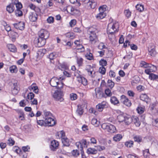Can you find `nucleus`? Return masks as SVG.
<instances>
[{
	"label": "nucleus",
	"mask_w": 158,
	"mask_h": 158,
	"mask_svg": "<svg viewBox=\"0 0 158 158\" xmlns=\"http://www.w3.org/2000/svg\"><path fill=\"white\" fill-rule=\"evenodd\" d=\"M38 35L39 37L35 38L34 41L35 44H37L38 47H40L45 44L46 40L48 37L49 34L46 30H40L39 31Z\"/></svg>",
	"instance_id": "nucleus-1"
},
{
	"label": "nucleus",
	"mask_w": 158,
	"mask_h": 158,
	"mask_svg": "<svg viewBox=\"0 0 158 158\" xmlns=\"http://www.w3.org/2000/svg\"><path fill=\"white\" fill-rule=\"evenodd\" d=\"M64 79L63 77H60L58 78L56 77H52L50 81V84L52 87H56L58 89H60L63 87V83L60 81Z\"/></svg>",
	"instance_id": "nucleus-2"
},
{
	"label": "nucleus",
	"mask_w": 158,
	"mask_h": 158,
	"mask_svg": "<svg viewBox=\"0 0 158 158\" xmlns=\"http://www.w3.org/2000/svg\"><path fill=\"white\" fill-rule=\"evenodd\" d=\"M56 137L57 138H61L62 142L63 145L65 146H69L70 145L69 140L65 136V132L62 131L57 133Z\"/></svg>",
	"instance_id": "nucleus-3"
},
{
	"label": "nucleus",
	"mask_w": 158,
	"mask_h": 158,
	"mask_svg": "<svg viewBox=\"0 0 158 158\" xmlns=\"http://www.w3.org/2000/svg\"><path fill=\"white\" fill-rule=\"evenodd\" d=\"M53 98L56 101L62 102L64 100L63 92L60 90L56 91L52 94Z\"/></svg>",
	"instance_id": "nucleus-4"
},
{
	"label": "nucleus",
	"mask_w": 158,
	"mask_h": 158,
	"mask_svg": "<svg viewBox=\"0 0 158 158\" xmlns=\"http://www.w3.org/2000/svg\"><path fill=\"white\" fill-rule=\"evenodd\" d=\"M85 70L87 72L89 76L91 77H95L96 72L94 71L93 66L90 65H87L85 67Z\"/></svg>",
	"instance_id": "nucleus-5"
},
{
	"label": "nucleus",
	"mask_w": 158,
	"mask_h": 158,
	"mask_svg": "<svg viewBox=\"0 0 158 158\" xmlns=\"http://www.w3.org/2000/svg\"><path fill=\"white\" fill-rule=\"evenodd\" d=\"M148 54L154 57L156 54L155 47L153 44L151 43L150 44L148 48Z\"/></svg>",
	"instance_id": "nucleus-6"
},
{
	"label": "nucleus",
	"mask_w": 158,
	"mask_h": 158,
	"mask_svg": "<svg viewBox=\"0 0 158 158\" xmlns=\"http://www.w3.org/2000/svg\"><path fill=\"white\" fill-rule=\"evenodd\" d=\"M108 106V103L106 102L103 101L101 103L98 104L96 106V108L98 111L102 112L103 109Z\"/></svg>",
	"instance_id": "nucleus-7"
},
{
	"label": "nucleus",
	"mask_w": 158,
	"mask_h": 158,
	"mask_svg": "<svg viewBox=\"0 0 158 158\" xmlns=\"http://www.w3.org/2000/svg\"><path fill=\"white\" fill-rule=\"evenodd\" d=\"M119 29V24L118 22H114L109 23L107 26V30H118Z\"/></svg>",
	"instance_id": "nucleus-8"
},
{
	"label": "nucleus",
	"mask_w": 158,
	"mask_h": 158,
	"mask_svg": "<svg viewBox=\"0 0 158 158\" xmlns=\"http://www.w3.org/2000/svg\"><path fill=\"white\" fill-rule=\"evenodd\" d=\"M6 31L9 36L11 38L12 41L15 42L16 38L18 37V34L17 32H15L14 30Z\"/></svg>",
	"instance_id": "nucleus-9"
},
{
	"label": "nucleus",
	"mask_w": 158,
	"mask_h": 158,
	"mask_svg": "<svg viewBox=\"0 0 158 158\" xmlns=\"http://www.w3.org/2000/svg\"><path fill=\"white\" fill-rule=\"evenodd\" d=\"M88 33L89 34V40L92 44H94L96 42V39L97 36L95 33L94 31H88Z\"/></svg>",
	"instance_id": "nucleus-10"
},
{
	"label": "nucleus",
	"mask_w": 158,
	"mask_h": 158,
	"mask_svg": "<svg viewBox=\"0 0 158 158\" xmlns=\"http://www.w3.org/2000/svg\"><path fill=\"white\" fill-rule=\"evenodd\" d=\"M120 101L127 106H131V101L124 95H122L121 96Z\"/></svg>",
	"instance_id": "nucleus-11"
},
{
	"label": "nucleus",
	"mask_w": 158,
	"mask_h": 158,
	"mask_svg": "<svg viewBox=\"0 0 158 158\" xmlns=\"http://www.w3.org/2000/svg\"><path fill=\"white\" fill-rule=\"evenodd\" d=\"M49 117L48 118H46L44 120V122L46 124L49 126H52L56 124V121L52 118Z\"/></svg>",
	"instance_id": "nucleus-12"
},
{
	"label": "nucleus",
	"mask_w": 158,
	"mask_h": 158,
	"mask_svg": "<svg viewBox=\"0 0 158 158\" xmlns=\"http://www.w3.org/2000/svg\"><path fill=\"white\" fill-rule=\"evenodd\" d=\"M19 90V87L17 83H14L12 87L11 92L14 95H15L18 94Z\"/></svg>",
	"instance_id": "nucleus-13"
},
{
	"label": "nucleus",
	"mask_w": 158,
	"mask_h": 158,
	"mask_svg": "<svg viewBox=\"0 0 158 158\" xmlns=\"http://www.w3.org/2000/svg\"><path fill=\"white\" fill-rule=\"evenodd\" d=\"M83 2V4H86L87 6H90L91 8H94L96 5V2L93 0H85Z\"/></svg>",
	"instance_id": "nucleus-14"
},
{
	"label": "nucleus",
	"mask_w": 158,
	"mask_h": 158,
	"mask_svg": "<svg viewBox=\"0 0 158 158\" xmlns=\"http://www.w3.org/2000/svg\"><path fill=\"white\" fill-rule=\"evenodd\" d=\"M12 150L13 151L16 152L17 154H19L20 156H23V158H26V155H23V152L21 149L18 146H15L13 147Z\"/></svg>",
	"instance_id": "nucleus-15"
},
{
	"label": "nucleus",
	"mask_w": 158,
	"mask_h": 158,
	"mask_svg": "<svg viewBox=\"0 0 158 158\" xmlns=\"http://www.w3.org/2000/svg\"><path fill=\"white\" fill-rule=\"evenodd\" d=\"M58 145V142L56 140H53L51 142L50 148L52 150L55 151V149L57 148Z\"/></svg>",
	"instance_id": "nucleus-16"
},
{
	"label": "nucleus",
	"mask_w": 158,
	"mask_h": 158,
	"mask_svg": "<svg viewBox=\"0 0 158 158\" xmlns=\"http://www.w3.org/2000/svg\"><path fill=\"white\" fill-rule=\"evenodd\" d=\"M24 23L23 22H20L18 23L14 24V26L16 29L20 30L24 29Z\"/></svg>",
	"instance_id": "nucleus-17"
},
{
	"label": "nucleus",
	"mask_w": 158,
	"mask_h": 158,
	"mask_svg": "<svg viewBox=\"0 0 158 158\" xmlns=\"http://www.w3.org/2000/svg\"><path fill=\"white\" fill-rule=\"evenodd\" d=\"M29 18L30 21L35 22L37 19V15L35 13H31L29 16Z\"/></svg>",
	"instance_id": "nucleus-18"
},
{
	"label": "nucleus",
	"mask_w": 158,
	"mask_h": 158,
	"mask_svg": "<svg viewBox=\"0 0 158 158\" xmlns=\"http://www.w3.org/2000/svg\"><path fill=\"white\" fill-rule=\"evenodd\" d=\"M124 122L127 125H129L131 123L133 117H131L129 115L125 116Z\"/></svg>",
	"instance_id": "nucleus-19"
},
{
	"label": "nucleus",
	"mask_w": 158,
	"mask_h": 158,
	"mask_svg": "<svg viewBox=\"0 0 158 158\" xmlns=\"http://www.w3.org/2000/svg\"><path fill=\"white\" fill-rule=\"evenodd\" d=\"M6 10L9 13H11L13 12L15 9V7L13 3H11L6 7Z\"/></svg>",
	"instance_id": "nucleus-20"
},
{
	"label": "nucleus",
	"mask_w": 158,
	"mask_h": 158,
	"mask_svg": "<svg viewBox=\"0 0 158 158\" xmlns=\"http://www.w3.org/2000/svg\"><path fill=\"white\" fill-rule=\"evenodd\" d=\"M96 92V96L97 98H101L104 96L103 93L99 89H95Z\"/></svg>",
	"instance_id": "nucleus-21"
},
{
	"label": "nucleus",
	"mask_w": 158,
	"mask_h": 158,
	"mask_svg": "<svg viewBox=\"0 0 158 158\" xmlns=\"http://www.w3.org/2000/svg\"><path fill=\"white\" fill-rule=\"evenodd\" d=\"M109 127L107 130V131L110 133H113L115 132L116 129L114 126L109 124Z\"/></svg>",
	"instance_id": "nucleus-22"
},
{
	"label": "nucleus",
	"mask_w": 158,
	"mask_h": 158,
	"mask_svg": "<svg viewBox=\"0 0 158 158\" xmlns=\"http://www.w3.org/2000/svg\"><path fill=\"white\" fill-rule=\"evenodd\" d=\"M110 101L112 104L114 105L118 104L119 102L117 98L116 97L114 96L111 97Z\"/></svg>",
	"instance_id": "nucleus-23"
},
{
	"label": "nucleus",
	"mask_w": 158,
	"mask_h": 158,
	"mask_svg": "<svg viewBox=\"0 0 158 158\" xmlns=\"http://www.w3.org/2000/svg\"><path fill=\"white\" fill-rule=\"evenodd\" d=\"M87 153L88 154H95L97 153V150L93 148H89L87 149Z\"/></svg>",
	"instance_id": "nucleus-24"
},
{
	"label": "nucleus",
	"mask_w": 158,
	"mask_h": 158,
	"mask_svg": "<svg viewBox=\"0 0 158 158\" xmlns=\"http://www.w3.org/2000/svg\"><path fill=\"white\" fill-rule=\"evenodd\" d=\"M9 50L11 52H15L17 51L16 47L13 44H8L7 45Z\"/></svg>",
	"instance_id": "nucleus-25"
},
{
	"label": "nucleus",
	"mask_w": 158,
	"mask_h": 158,
	"mask_svg": "<svg viewBox=\"0 0 158 158\" xmlns=\"http://www.w3.org/2000/svg\"><path fill=\"white\" fill-rule=\"evenodd\" d=\"M132 122L134 123L137 127H139L140 125V123L139 121V118L136 116L133 117Z\"/></svg>",
	"instance_id": "nucleus-26"
},
{
	"label": "nucleus",
	"mask_w": 158,
	"mask_h": 158,
	"mask_svg": "<svg viewBox=\"0 0 158 158\" xmlns=\"http://www.w3.org/2000/svg\"><path fill=\"white\" fill-rule=\"evenodd\" d=\"M140 98L141 100L144 101L146 103H148L149 101V98L145 94H141L140 96Z\"/></svg>",
	"instance_id": "nucleus-27"
},
{
	"label": "nucleus",
	"mask_w": 158,
	"mask_h": 158,
	"mask_svg": "<svg viewBox=\"0 0 158 158\" xmlns=\"http://www.w3.org/2000/svg\"><path fill=\"white\" fill-rule=\"evenodd\" d=\"M66 10L68 12L71 13V14H73L75 13L76 10L71 6H69L67 7Z\"/></svg>",
	"instance_id": "nucleus-28"
},
{
	"label": "nucleus",
	"mask_w": 158,
	"mask_h": 158,
	"mask_svg": "<svg viewBox=\"0 0 158 158\" xmlns=\"http://www.w3.org/2000/svg\"><path fill=\"white\" fill-rule=\"evenodd\" d=\"M52 117V114L50 112L46 110L44 111V120Z\"/></svg>",
	"instance_id": "nucleus-29"
},
{
	"label": "nucleus",
	"mask_w": 158,
	"mask_h": 158,
	"mask_svg": "<svg viewBox=\"0 0 158 158\" xmlns=\"http://www.w3.org/2000/svg\"><path fill=\"white\" fill-rule=\"evenodd\" d=\"M106 15V13L99 12L96 16L97 19L100 20L104 18Z\"/></svg>",
	"instance_id": "nucleus-30"
},
{
	"label": "nucleus",
	"mask_w": 158,
	"mask_h": 158,
	"mask_svg": "<svg viewBox=\"0 0 158 158\" xmlns=\"http://www.w3.org/2000/svg\"><path fill=\"white\" fill-rule=\"evenodd\" d=\"M145 68H148L151 72H154L157 69L156 67L155 66L150 64H148L147 66H145Z\"/></svg>",
	"instance_id": "nucleus-31"
},
{
	"label": "nucleus",
	"mask_w": 158,
	"mask_h": 158,
	"mask_svg": "<svg viewBox=\"0 0 158 158\" xmlns=\"http://www.w3.org/2000/svg\"><path fill=\"white\" fill-rule=\"evenodd\" d=\"M122 138V135L120 134L114 135L113 137V140L115 141H119Z\"/></svg>",
	"instance_id": "nucleus-32"
},
{
	"label": "nucleus",
	"mask_w": 158,
	"mask_h": 158,
	"mask_svg": "<svg viewBox=\"0 0 158 158\" xmlns=\"http://www.w3.org/2000/svg\"><path fill=\"white\" fill-rule=\"evenodd\" d=\"M83 59L81 57H78L77 59V64L79 67L82 66L83 65Z\"/></svg>",
	"instance_id": "nucleus-33"
},
{
	"label": "nucleus",
	"mask_w": 158,
	"mask_h": 158,
	"mask_svg": "<svg viewBox=\"0 0 158 158\" xmlns=\"http://www.w3.org/2000/svg\"><path fill=\"white\" fill-rule=\"evenodd\" d=\"M76 112L79 115H81L82 114L83 111L82 107H81V106L80 105H78L77 109V110Z\"/></svg>",
	"instance_id": "nucleus-34"
},
{
	"label": "nucleus",
	"mask_w": 158,
	"mask_h": 158,
	"mask_svg": "<svg viewBox=\"0 0 158 158\" xmlns=\"http://www.w3.org/2000/svg\"><path fill=\"white\" fill-rule=\"evenodd\" d=\"M29 89L30 90H33L34 92L36 93H37L38 92V89L37 86L35 85L34 84L29 87Z\"/></svg>",
	"instance_id": "nucleus-35"
},
{
	"label": "nucleus",
	"mask_w": 158,
	"mask_h": 158,
	"mask_svg": "<svg viewBox=\"0 0 158 158\" xmlns=\"http://www.w3.org/2000/svg\"><path fill=\"white\" fill-rule=\"evenodd\" d=\"M135 7L137 10L140 12H142L144 9L143 6L141 4H137Z\"/></svg>",
	"instance_id": "nucleus-36"
},
{
	"label": "nucleus",
	"mask_w": 158,
	"mask_h": 158,
	"mask_svg": "<svg viewBox=\"0 0 158 158\" xmlns=\"http://www.w3.org/2000/svg\"><path fill=\"white\" fill-rule=\"evenodd\" d=\"M91 123L93 125L96 127L98 126L100 123L99 121H98L95 118H93L91 120Z\"/></svg>",
	"instance_id": "nucleus-37"
},
{
	"label": "nucleus",
	"mask_w": 158,
	"mask_h": 158,
	"mask_svg": "<svg viewBox=\"0 0 158 158\" xmlns=\"http://www.w3.org/2000/svg\"><path fill=\"white\" fill-rule=\"evenodd\" d=\"M107 6L106 5H103L100 6L98 8L99 12L101 13H105V11L106 10Z\"/></svg>",
	"instance_id": "nucleus-38"
},
{
	"label": "nucleus",
	"mask_w": 158,
	"mask_h": 158,
	"mask_svg": "<svg viewBox=\"0 0 158 158\" xmlns=\"http://www.w3.org/2000/svg\"><path fill=\"white\" fill-rule=\"evenodd\" d=\"M78 81L79 82H81L83 85H86L87 84V80L84 77H81L79 79H78Z\"/></svg>",
	"instance_id": "nucleus-39"
},
{
	"label": "nucleus",
	"mask_w": 158,
	"mask_h": 158,
	"mask_svg": "<svg viewBox=\"0 0 158 158\" xmlns=\"http://www.w3.org/2000/svg\"><path fill=\"white\" fill-rule=\"evenodd\" d=\"M10 71L11 73H16L18 71L17 68L15 65H13L10 67Z\"/></svg>",
	"instance_id": "nucleus-40"
},
{
	"label": "nucleus",
	"mask_w": 158,
	"mask_h": 158,
	"mask_svg": "<svg viewBox=\"0 0 158 158\" xmlns=\"http://www.w3.org/2000/svg\"><path fill=\"white\" fill-rule=\"evenodd\" d=\"M76 49L77 50L81 52H84L85 50V49L83 46L82 45L80 44H79V45L77 46L76 47Z\"/></svg>",
	"instance_id": "nucleus-41"
},
{
	"label": "nucleus",
	"mask_w": 158,
	"mask_h": 158,
	"mask_svg": "<svg viewBox=\"0 0 158 158\" xmlns=\"http://www.w3.org/2000/svg\"><path fill=\"white\" fill-rule=\"evenodd\" d=\"M149 78L151 80H156L158 79V76L153 73H150L149 76Z\"/></svg>",
	"instance_id": "nucleus-42"
},
{
	"label": "nucleus",
	"mask_w": 158,
	"mask_h": 158,
	"mask_svg": "<svg viewBox=\"0 0 158 158\" xmlns=\"http://www.w3.org/2000/svg\"><path fill=\"white\" fill-rule=\"evenodd\" d=\"M15 15L17 16L20 17L23 15V13L21 9H16L15 11Z\"/></svg>",
	"instance_id": "nucleus-43"
},
{
	"label": "nucleus",
	"mask_w": 158,
	"mask_h": 158,
	"mask_svg": "<svg viewBox=\"0 0 158 158\" xmlns=\"http://www.w3.org/2000/svg\"><path fill=\"white\" fill-rule=\"evenodd\" d=\"M15 143L14 140L11 137L9 138L7 140V143L10 146H13Z\"/></svg>",
	"instance_id": "nucleus-44"
},
{
	"label": "nucleus",
	"mask_w": 158,
	"mask_h": 158,
	"mask_svg": "<svg viewBox=\"0 0 158 158\" xmlns=\"http://www.w3.org/2000/svg\"><path fill=\"white\" fill-rule=\"evenodd\" d=\"M125 144L126 147L131 148L133 146V142L131 140H129L125 142Z\"/></svg>",
	"instance_id": "nucleus-45"
},
{
	"label": "nucleus",
	"mask_w": 158,
	"mask_h": 158,
	"mask_svg": "<svg viewBox=\"0 0 158 158\" xmlns=\"http://www.w3.org/2000/svg\"><path fill=\"white\" fill-rule=\"evenodd\" d=\"M66 36L71 39H73L75 38V35L73 33L68 32L65 34Z\"/></svg>",
	"instance_id": "nucleus-46"
},
{
	"label": "nucleus",
	"mask_w": 158,
	"mask_h": 158,
	"mask_svg": "<svg viewBox=\"0 0 158 158\" xmlns=\"http://www.w3.org/2000/svg\"><path fill=\"white\" fill-rule=\"evenodd\" d=\"M57 56L56 53L55 52H53L50 53L49 55V58L50 60H53Z\"/></svg>",
	"instance_id": "nucleus-47"
},
{
	"label": "nucleus",
	"mask_w": 158,
	"mask_h": 158,
	"mask_svg": "<svg viewBox=\"0 0 158 158\" xmlns=\"http://www.w3.org/2000/svg\"><path fill=\"white\" fill-rule=\"evenodd\" d=\"M134 139L135 141L139 143L142 141V138L139 136L136 135L134 137Z\"/></svg>",
	"instance_id": "nucleus-48"
},
{
	"label": "nucleus",
	"mask_w": 158,
	"mask_h": 158,
	"mask_svg": "<svg viewBox=\"0 0 158 158\" xmlns=\"http://www.w3.org/2000/svg\"><path fill=\"white\" fill-rule=\"evenodd\" d=\"M107 83L108 86L111 89H112L114 85V82H113L111 80H108L107 81Z\"/></svg>",
	"instance_id": "nucleus-49"
},
{
	"label": "nucleus",
	"mask_w": 158,
	"mask_h": 158,
	"mask_svg": "<svg viewBox=\"0 0 158 158\" xmlns=\"http://www.w3.org/2000/svg\"><path fill=\"white\" fill-rule=\"evenodd\" d=\"M125 116L120 115L117 116V119L118 121L120 122H122L124 121Z\"/></svg>",
	"instance_id": "nucleus-50"
},
{
	"label": "nucleus",
	"mask_w": 158,
	"mask_h": 158,
	"mask_svg": "<svg viewBox=\"0 0 158 158\" xmlns=\"http://www.w3.org/2000/svg\"><path fill=\"white\" fill-rule=\"evenodd\" d=\"M143 154L144 156L147 158L150 154L149 149H147L143 151Z\"/></svg>",
	"instance_id": "nucleus-51"
},
{
	"label": "nucleus",
	"mask_w": 158,
	"mask_h": 158,
	"mask_svg": "<svg viewBox=\"0 0 158 158\" xmlns=\"http://www.w3.org/2000/svg\"><path fill=\"white\" fill-rule=\"evenodd\" d=\"M74 76L76 77L78 79H79L81 77V72L80 71L77 70L74 73Z\"/></svg>",
	"instance_id": "nucleus-52"
},
{
	"label": "nucleus",
	"mask_w": 158,
	"mask_h": 158,
	"mask_svg": "<svg viewBox=\"0 0 158 158\" xmlns=\"http://www.w3.org/2000/svg\"><path fill=\"white\" fill-rule=\"evenodd\" d=\"M70 99L72 100H76L77 98V95L74 93H72L70 95Z\"/></svg>",
	"instance_id": "nucleus-53"
},
{
	"label": "nucleus",
	"mask_w": 158,
	"mask_h": 158,
	"mask_svg": "<svg viewBox=\"0 0 158 158\" xmlns=\"http://www.w3.org/2000/svg\"><path fill=\"white\" fill-rule=\"evenodd\" d=\"M2 24L5 30H11L10 27L9 26V25L7 24L5 22L3 21L2 22Z\"/></svg>",
	"instance_id": "nucleus-54"
},
{
	"label": "nucleus",
	"mask_w": 158,
	"mask_h": 158,
	"mask_svg": "<svg viewBox=\"0 0 158 158\" xmlns=\"http://www.w3.org/2000/svg\"><path fill=\"white\" fill-rule=\"evenodd\" d=\"M95 147L96 148V150H97V152L98 151H101L105 150V147L104 146L98 145Z\"/></svg>",
	"instance_id": "nucleus-55"
},
{
	"label": "nucleus",
	"mask_w": 158,
	"mask_h": 158,
	"mask_svg": "<svg viewBox=\"0 0 158 158\" xmlns=\"http://www.w3.org/2000/svg\"><path fill=\"white\" fill-rule=\"evenodd\" d=\"M30 149V147L28 146L23 147H22V149L23 151V155H24V154L25 153V152H29Z\"/></svg>",
	"instance_id": "nucleus-56"
},
{
	"label": "nucleus",
	"mask_w": 158,
	"mask_h": 158,
	"mask_svg": "<svg viewBox=\"0 0 158 158\" xmlns=\"http://www.w3.org/2000/svg\"><path fill=\"white\" fill-rule=\"evenodd\" d=\"M109 125V124L107 123H103L101 127L103 130H106V131H107Z\"/></svg>",
	"instance_id": "nucleus-57"
},
{
	"label": "nucleus",
	"mask_w": 158,
	"mask_h": 158,
	"mask_svg": "<svg viewBox=\"0 0 158 158\" xmlns=\"http://www.w3.org/2000/svg\"><path fill=\"white\" fill-rule=\"evenodd\" d=\"M85 57L89 60H91L93 59V55L91 53H87L85 55Z\"/></svg>",
	"instance_id": "nucleus-58"
},
{
	"label": "nucleus",
	"mask_w": 158,
	"mask_h": 158,
	"mask_svg": "<svg viewBox=\"0 0 158 158\" xmlns=\"http://www.w3.org/2000/svg\"><path fill=\"white\" fill-rule=\"evenodd\" d=\"M99 71L102 74H105L106 73V69L104 67L102 66L100 67Z\"/></svg>",
	"instance_id": "nucleus-59"
},
{
	"label": "nucleus",
	"mask_w": 158,
	"mask_h": 158,
	"mask_svg": "<svg viewBox=\"0 0 158 158\" xmlns=\"http://www.w3.org/2000/svg\"><path fill=\"white\" fill-rule=\"evenodd\" d=\"M76 146L77 147L78 149L80 151H81L83 150L82 148V146L81 144V142H78L76 143Z\"/></svg>",
	"instance_id": "nucleus-60"
},
{
	"label": "nucleus",
	"mask_w": 158,
	"mask_h": 158,
	"mask_svg": "<svg viewBox=\"0 0 158 158\" xmlns=\"http://www.w3.org/2000/svg\"><path fill=\"white\" fill-rule=\"evenodd\" d=\"M34 97V94L32 92L30 93L27 94V97L28 99L32 100V99Z\"/></svg>",
	"instance_id": "nucleus-61"
},
{
	"label": "nucleus",
	"mask_w": 158,
	"mask_h": 158,
	"mask_svg": "<svg viewBox=\"0 0 158 158\" xmlns=\"http://www.w3.org/2000/svg\"><path fill=\"white\" fill-rule=\"evenodd\" d=\"M105 93L109 97L111 96L112 95L111 91L109 89H107L105 90Z\"/></svg>",
	"instance_id": "nucleus-62"
},
{
	"label": "nucleus",
	"mask_w": 158,
	"mask_h": 158,
	"mask_svg": "<svg viewBox=\"0 0 158 158\" xmlns=\"http://www.w3.org/2000/svg\"><path fill=\"white\" fill-rule=\"evenodd\" d=\"M47 20L48 23H52L54 22V18L52 16H50L48 18Z\"/></svg>",
	"instance_id": "nucleus-63"
},
{
	"label": "nucleus",
	"mask_w": 158,
	"mask_h": 158,
	"mask_svg": "<svg viewBox=\"0 0 158 158\" xmlns=\"http://www.w3.org/2000/svg\"><path fill=\"white\" fill-rule=\"evenodd\" d=\"M137 112L139 114H142L144 112V109L141 107H138L136 109Z\"/></svg>",
	"instance_id": "nucleus-64"
}]
</instances>
